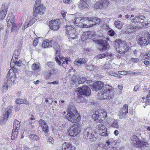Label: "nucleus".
<instances>
[{"mask_svg": "<svg viewBox=\"0 0 150 150\" xmlns=\"http://www.w3.org/2000/svg\"><path fill=\"white\" fill-rule=\"evenodd\" d=\"M42 45L43 47L45 48L52 47L53 45L54 49L56 51V56L55 58V60L59 65H61V61H59L58 58L57 57L58 56L59 57L61 61H62V59H63L62 57H61L59 55L60 49L59 44L56 42H54L53 44V42L52 40L46 39L44 40L42 44Z\"/></svg>", "mask_w": 150, "mask_h": 150, "instance_id": "1", "label": "nucleus"}, {"mask_svg": "<svg viewBox=\"0 0 150 150\" xmlns=\"http://www.w3.org/2000/svg\"><path fill=\"white\" fill-rule=\"evenodd\" d=\"M99 95L100 96V99H112L113 97L112 87L109 85H105L102 90V93H99Z\"/></svg>", "mask_w": 150, "mask_h": 150, "instance_id": "2", "label": "nucleus"}, {"mask_svg": "<svg viewBox=\"0 0 150 150\" xmlns=\"http://www.w3.org/2000/svg\"><path fill=\"white\" fill-rule=\"evenodd\" d=\"M137 40L138 43L140 45H147L150 42V34L148 32H144L141 36L138 38Z\"/></svg>", "mask_w": 150, "mask_h": 150, "instance_id": "3", "label": "nucleus"}, {"mask_svg": "<svg viewBox=\"0 0 150 150\" xmlns=\"http://www.w3.org/2000/svg\"><path fill=\"white\" fill-rule=\"evenodd\" d=\"M44 10V6L43 4H41L40 0H36L33 11V16L35 17L38 14H43Z\"/></svg>", "mask_w": 150, "mask_h": 150, "instance_id": "4", "label": "nucleus"}, {"mask_svg": "<svg viewBox=\"0 0 150 150\" xmlns=\"http://www.w3.org/2000/svg\"><path fill=\"white\" fill-rule=\"evenodd\" d=\"M81 125L79 123H75L71 126L68 129L69 135L72 137H74L78 134L81 131Z\"/></svg>", "mask_w": 150, "mask_h": 150, "instance_id": "5", "label": "nucleus"}, {"mask_svg": "<svg viewBox=\"0 0 150 150\" xmlns=\"http://www.w3.org/2000/svg\"><path fill=\"white\" fill-rule=\"evenodd\" d=\"M66 28L67 31L66 33L68 35L67 36L69 39L72 40L75 39L77 35L76 29L71 25H66Z\"/></svg>", "mask_w": 150, "mask_h": 150, "instance_id": "6", "label": "nucleus"}, {"mask_svg": "<svg viewBox=\"0 0 150 150\" xmlns=\"http://www.w3.org/2000/svg\"><path fill=\"white\" fill-rule=\"evenodd\" d=\"M66 118L69 121L76 123L79 122L81 120V117L80 115L77 113H68L66 115Z\"/></svg>", "mask_w": 150, "mask_h": 150, "instance_id": "7", "label": "nucleus"}, {"mask_svg": "<svg viewBox=\"0 0 150 150\" xmlns=\"http://www.w3.org/2000/svg\"><path fill=\"white\" fill-rule=\"evenodd\" d=\"M13 109L12 106H8L6 111L4 112L3 115L0 120L1 125L4 124L7 121L9 115L11 113Z\"/></svg>", "mask_w": 150, "mask_h": 150, "instance_id": "8", "label": "nucleus"}, {"mask_svg": "<svg viewBox=\"0 0 150 150\" xmlns=\"http://www.w3.org/2000/svg\"><path fill=\"white\" fill-rule=\"evenodd\" d=\"M96 150H115L110 144V142L107 141L105 144L100 143L98 145Z\"/></svg>", "mask_w": 150, "mask_h": 150, "instance_id": "9", "label": "nucleus"}, {"mask_svg": "<svg viewBox=\"0 0 150 150\" xmlns=\"http://www.w3.org/2000/svg\"><path fill=\"white\" fill-rule=\"evenodd\" d=\"M81 18L80 17H76V16L74 14L69 15L67 17V21L71 24H74L77 26L80 23Z\"/></svg>", "mask_w": 150, "mask_h": 150, "instance_id": "10", "label": "nucleus"}, {"mask_svg": "<svg viewBox=\"0 0 150 150\" xmlns=\"http://www.w3.org/2000/svg\"><path fill=\"white\" fill-rule=\"evenodd\" d=\"M76 91L80 92L83 95L89 96L91 93V90L89 87L86 86H83L82 87L80 86L77 88Z\"/></svg>", "mask_w": 150, "mask_h": 150, "instance_id": "11", "label": "nucleus"}, {"mask_svg": "<svg viewBox=\"0 0 150 150\" xmlns=\"http://www.w3.org/2000/svg\"><path fill=\"white\" fill-rule=\"evenodd\" d=\"M7 79V83H8L12 84L14 83L15 80L16 79V76L12 69H10L9 71L6 76Z\"/></svg>", "mask_w": 150, "mask_h": 150, "instance_id": "12", "label": "nucleus"}, {"mask_svg": "<svg viewBox=\"0 0 150 150\" xmlns=\"http://www.w3.org/2000/svg\"><path fill=\"white\" fill-rule=\"evenodd\" d=\"M97 43L100 45L99 49L102 51L107 50L109 47L108 42L104 40H98L97 41Z\"/></svg>", "mask_w": 150, "mask_h": 150, "instance_id": "13", "label": "nucleus"}, {"mask_svg": "<svg viewBox=\"0 0 150 150\" xmlns=\"http://www.w3.org/2000/svg\"><path fill=\"white\" fill-rule=\"evenodd\" d=\"M109 3L108 1L105 0H103L101 2L98 1L94 5V7L96 9L105 8L108 6Z\"/></svg>", "mask_w": 150, "mask_h": 150, "instance_id": "14", "label": "nucleus"}, {"mask_svg": "<svg viewBox=\"0 0 150 150\" xmlns=\"http://www.w3.org/2000/svg\"><path fill=\"white\" fill-rule=\"evenodd\" d=\"M59 22L57 20H52L49 22L50 28L53 30H58L59 28Z\"/></svg>", "mask_w": 150, "mask_h": 150, "instance_id": "15", "label": "nucleus"}, {"mask_svg": "<svg viewBox=\"0 0 150 150\" xmlns=\"http://www.w3.org/2000/svg\"><path fill=\"white\" fill-rule=\"evenodd\" d=\"M8 4L5 3L1 8L0 12V19L3 20L5 17L8 9Z\"/></svg>", "mask_w": 150, "mask_h": 150, "instance_id": "16", "label": "nucleus"}, {"mask_svg": "<svg viewBox=\"0 0 150 150\" xmlns=\"http://www.w3.org/2000/svg\"><path fill=\"white\" fill-rule=\"evenodd\" d=\"M86 19L87 21L89 22V24L92 26L97 24L99 25L101 21L100 19L98 18L93 17L86 18Z\"/></svg>", "mask_w": 150, "mask_h": 150, "instance_id": "17", "label": "nucleus"}, {"mask_svg": "<svg viewBox=\"0 0 150 150\" xmlns=\"http://www.w3.org/2000/svg\"><path fill=\"white\" fill-rule=\"evenodd\" d=\"M92 130L90 127H88L85 129L84 132L83 138L89 140L92 139L94 135L92 133Z\"/></svg>", "mask_w": 150, "mask_h": 150, "instance_id": "18", "label": "nucleus"}, {"mask_svg": "<svg viewBox=\"0 0 150 150\" xmlns=\"http://www.w3.org/2000/svg\"><path fill=\"white\" fill-rule=\"evenodd\" d=\"M128 113V105L127 104L124 105L120 111L119 118L122 119L125 117Z\"/></svg>", "mask_w": 150, "mask_h": 150, "instance_id": "19", "label": "nucleus"}, {"mask_svg": "<svg viewBox=\"0 0 150 150\" xmlns=\"http://www.w3.org/2000/svg\"><path fill=\"white\" fill-rule=\"evenodd\" d=\"M104 83L101 81H98L93 83L92 89L95 91H98L103 88L105 86Z\"/></svg>", "mask_w": 150, "mask_h": 150, "instance_id": "20", "label": "nucleus"}, {"mask_svg": "<svg viewBox=\"0 0 150 150\" xmlns=\"http://www.w3.org/2000/svg\"><path fill=\"white\" fill-rule=\"evenodd\" d=\"M39 124L42 129V131L45 133L49 132V127L46 122L44 120L40 119L39 121Z\"/></svg>", "mask_w": 150, "mask_h": 150, "instance_id": "21", "label": "nucleus"}, {"mask_svg": "<svg viewBox=\"0 0 150 150\" xmlns=\"http://www.w3.org/2000/svg\"><path fill=\"white\" fill-rule=\"evenodd\" d=\"M15 17L11 14H8L7 18V23L8 26H10L14 24Z\"/></svg>", "mask_w": 150, "mask_h": 150, "instance_id": "22", "label": "nucleus"}, {"mask_svg": "<svg viewBox=\"0 0 150 150\" xmlns=\"http://www.w3.org/2000/svg\"><path fill=\"white\" fill-rule=\"evenodd\" d=\"M78 6L79 8L82 9H86L89 7L87 2L85 1L84 0H81L80 1Z\"/></svg>", "mask_w": 150, "mask_h": 150, "instance_id": "23", "label": "nucleus"}, {"mask_svg": "<svg viewBox=\"0 0 150 150\" xmlns=\"http://www.w3.org/2000/svg\"><path fill=\"white\" fill-rule=\"evenodd\" d=\"M62 150H75V148L68 143H65L62 145Z\"/></svg>", "mask_w": 150, "mask_h": 150, "instance_id": "24", "label": "nucleus"}, {"mask_svg": "<svg viewBox=\"0 0 150 150\" xmlns=\"http://www.w3.org/2000/svg\"><path fill=\"white\" fill-rule=\"evenodd\" d=\"M126 45V42L125 41H122L121 39H119L115 41V47L116 49V48H120V46L122 47Z\"/></svg>", "mask_w": 150, "mask_h": 150, "instance_id": "25", "label": "nucleus"}, {"mask_svg": "<svg viewBox=\"0 0 150 150\" xmlns=\"http://www.w3.org/2000/svg\"><path fill=\"white\" fill-rule=\"evenodd\" d=\"M127 45H126L122 47L120 46V48H116V50L118 53L121 54H124L125 52L127 50Z\"/></svg>", "mask_w": 150, "mask_h": 150, "instance_id": "26", "label": "nucleus"}, {"mask_svg": "<svg viewBox=\"0 0 150 150\" xmlns=\"http://www.w3.org/2000/svg\"><path fill=\"white\" fill-rule=\"evenodd\" d=\"M87 61L85 58H79L76 59L74 62V63L75 65H79L80 64V65L85 64Z\"/></svg>", "mask_w": 150, "mask_h": 150, "instance_id": "27", "label": "nucleus"}, {"mask_svg": "<svg viewBox=\"0 0 150 150\" xmlns=\"http://www.w3.org/2000/svg\"><path fill=\"white\" fill-rule=\"evenodd\" d=\"M131 143L132 145L134 147L137 146V143L138 142L139 140V139L136 135H134L132 137L131 139Z\"/></svg>", "mask_w": 150, "mask_h": 150, "instance_id": "28", "label": "nucleus"}, {"mask_svg": "<svg viewBox=\"0 0 150 150\" xmlns=\"http://www.w3.org/2000/svg\"><path fill=\"white\" fill-rule=\"evenodd\" d=\"M31 68L33 71L38 72L41 69L40 64L38 62L34 63L31 66Z\"/></svg>", "mask_w": 150, "mask_h": 150, "instance_id": "29", "label": "nucleus"}, {"mask_svg": "<svg viewBox=\"0 0 150 150\" xmlns=\"http://www.w3.org/2000/svg\"><path fill=\"white\" fill-rule=\"evenodd\" d=\"M97 58L98 59H101L106 57V59H110L112 57V55L109 53H107L106 54H102L98 55Z\"/></svg>", "mask_w": 150, "mask_h": 150, "instance_id": "30", "label": "nucleus"}, {"mask_svg": "<svg viewBox=\"0 0 150 150\" xmlns=\"http://www.w3.org/2000/svg\"><path fill=\"white\" fill-rule=\"evenodd\" d=\"M21 126L20 122L17 120L15 119L13 122V128L16 130H19Z\"/></svg>", "mask_w": 150, "mask_h": 150, "instance_id": "31", "label": "nucleus"}, {"mask_svg": "<svg viewBox=\"0 0 150 150\" xmlns=\"http://www.w3.org/2000/svg\"><path fill=\"white\" fill-rule=\"evenodd\" d=\"M18 131L14 129H13L11 134V139L12 140L15 139L17 138L18 133Z\"/></svg>", "mask_w": 150, "mask_h": 150, "instance_id": "32", "label": "nucleus"}, {"mask_svg": "<svg viewBox=\"0 0 150 150\" xmlns=\"http://www.w3.org/2000/svg\"><path fill=\"white\" fill-rule=\"evenodd\" d=\"M114 25V26L118 29H120L122 28L123 24V23L119 21H115Z\"/></svg>", "mask_w": 150, "mask_h": 150, "instance_id": "33", "label": "nucleus"}, {"mask_svg": "<svg viewBox=\"0 0 150 150\" xmlns=\"http://www.w3.org/2000/svg\"><path fill=\"white\" fill-rule=\"evenodd\" d=\"M26 101V100L25 99H19L16 100V103L18 104H28V103H27Z\"/></svg>", "mask_w": 150, "mask_h": 150, "instance_id": "34", "label": "nucleus"}, {"mask_svg": "<svg viewBox=\"0 0 150 150\" xmlns=\"http://www.w3.org/2000/svg\"><path fill=\"white\" fill-rule=\"evenodd\" d=\"M29 137L30 139L33 141H37L39 139L38 136L35 134H30Z\"/></svg>", "mask_w": 150, "mask_h": 150, "instance_id": "35", "label": "nucleus"}, {"mask_svg": "<svg viewBox=\"0 0 150 150\" xmlns=\"http://www.w3.org/2000/svg\"><path fill=\"white\" fill-rule=\"evenodd\" d=\"M69 111L68 112V113H76L77 112L76 110H75V108L74 106H72L71 107H69L68 108Z\"/></svg>", "mask_w": 150, "mask_h": 150, "instance_id": "36", "label": "nucleus"}, {"mask_svg": "<svg viewBox=\"0 0 150 150\" xmlns=\"http://www.w3.org/2000/svg\"><path fill=\"white\" fill-rule=\"evenodd\" d=\"M146 144V143L142 141H139L137 143V146L135 147L139 148H142L144 147Z\"/></svg>", "mask_w": 150, "mask_h": 150, "instance_id": "37", "label": "nucleus"}, {"mask_svg": "<svg viewBox=\"0 0 150 150\" xmlns=\"http://www.w3.org/2000/svg\"><path fill=\"white\" fill-rule=\"evenodd\" d=\"M86 69L89 71H93L96 69V67L91 65H86Z\"/></svg>", "mask_w": 150, "mask_h": 150, "instance_id": "38", "label": "nucleus"}, {"mask_svg": "<svg viewBox=\"0 0 150 150\" xmlns=\"http://www.w3.org/2000/svg\"><path fill=\"white\" fill-rule=\"evenodd\" d=\"M86 80V78L85 77H82L78 81V82L76 83V86H78L79 84H83Z\"/></svg>", "mask_w": 150, "mask_h": 150, "instance_id": "39", "label": "nucleus"}, {"mask_svg": "<svg viewBox=\"0 0 150 150\" xmlns=\"http://www.w3.org/2000/svg\"><path fill=\"white\" fill-rule=\"evenodd\" d=\"M79 93H78L77 98V101L79 102V100H80V102L82 101L84 99V98L82 97V95H83L82 93L80 92H79Z\"/></svg>", "mask_w": 150, "mask_h": 150, "instance_id": "40", "label": "nucleus"}, {"mask_svg": "<svg viewBox=\"0 0 150 150\" xmlns=\"http://www.w3.org/2000/svg\"><path fill=\"white\" fill-rule=\"evenodd\" d=\"M79 76H78L74 75L72 77L71 81L74 83H76L79 81Z\"/></svg>", "mask_w": 150, "mask_h": 150, "instance_id": "41", "label": "nucleus"}, {"mask_svg": "<svg viewBox=\"0 0 150 150\" xmlns=\"http://www.w3.org/2000/svg\"><path fill=\"white\" fill-rule=\"evenodd\" d=\"M139 16H136L131 19L132 22L134 23H136L139 22Z\"/></svg>", "mask_w": 150, "mask_h": 150, "instance_id": "42", "label": "nucleus"}, {"mask_svg": "<svg viewBox=\"0 0 150 150\" xmlns=\"http://www.w3.org/2000/svg\"><path fill=\"white\" fill-rule=\"evenodd\" d=\"M22 25V24H21L19 26V25H18L17 26L15 25H13L12 26L11 28V31H16L17 30H18L19 28L20 27L21 25Z\"/></svg>", "mask_w": 150, "mask_h": 150, "instance_id": "43", "label": "nucleus"}, {"mask_svg": "<svg viewBox=\"0 0 150 150\" xmlns=\"http://www.w3.org/2000/svg\"><path fill=\"white\" fill-rule=\"evenodd\" d=\"M17 51H15L13 55L12 60L13 61V62H14L15 61H17L18 60V57H17L16 54Z\"/></svg>", "mask_w": 150, "mask_h": 150, "instance_id": "44", "label": "nucleus"}, {"mask_svg": "<svg viewBox=\"0 0 150 150\" xmlns=\"http://www.w3.org/2000/svg\"><path fill=\"white\" fill-rule=\"evenodd\" d=\"M8 85L6 83H5L2 88V91L3 92L7 91L8 88Z\"/></svg>", "mask_w": 150, "mask_h": 150, "instance_id": "45", "label": "nucleus"}, {"mask_svg": "<svg viewBox=\"0 0 150 150\" xmlns=\"http://www.w3.org/2000/svg\"><path fill=\"white\" fill-rule=\"evenodd\" d=\"M99 130H102L106 131L107 130L105 127L102 124H99L98 127Z\"/></svg>", "mask_w": 150, "mask_h": 150, "instance_id": "46", "label": "nucleus"}, {"mask_svg": "<svg viewBox=\"0 0 150 150\" xmlns=\"http://www.w3.org/2000/svg\"><path fill=\"white\" fill-rule=\"evenodd\" d=\"M101 68L102 69H104L106 70H108L110 69L109 64H104V66H102L101 67Z\"/></svg>", "mask_w": 150, "mask_h": 150, "instance_id": "47", "label": "nucleus"}, {"mask_svg": "<svg viewBox=\"0 0 150 150\" xmlns=\"http://www.w3.org/2000/svg\"><path fill=\"white\" fill-rule=\"evenodd\" d=\"M85 23H87V24L83 23V24H82L81 25V27L82 28H88L89 27H91L92 25L89 24V22H85Z\"/></svg>", "mask_w": 150, "mask_h": 150, "instance_id": "48", "label": "nucleus"}, {"mask_svg": "<svg viewBox=\"0 0 150 150\" xmlns=\"http://www.w3.org/2000/svg\"><path fill=\"white\" fill-rule=\"evenodd\" d=\"M95 114H93L92 115V118L94 120H96L97 119V120H98V119L99 118V116L98 114L96 113V111L95 112Z\"/></svg>", "mask_w": 150, "mask_h": 150, "instance_id": "49", "label": "nucleus"}, {"mask_svg": "<svg viewBox=\"0 0 150 150\" xmlns=\"http://www.w3.org/2000/svg\"><path fill=\"white\" fill-rule=\"evenodd\" d=\"M145 16H139V22L142 23L144 22V21L146 20Z\"/></svg>", "mask_w": 150, "mask_h": 150, "instance_id": "50", "label": "nucleus"}, {"mask_svg": "<svg viewBox=\"0 0 150 150\" xmlns=\"http://www.w3.org/2000/svg\"><path fill=\"white\" fill-rule=\"evenodd\" d=\"M37 19L35 18L33 19L32 20H31L28 23H27V26H30L31 25H32L33 23H34L35 21H37Z\"/></svg>", "mask_w": 150, "mask_h": 150, "instance_id": "51", "label": "nucleus"}, {"mask_svg": "<svg viewBox=\"0 0 150 150\" xmlns=\"http://www.w3.org/2000/svg\"><path fill=\"white\" fill-rule=\"evenodd\" d=\"M117 123L118 122L117 121L115 120L113 122L112 124V126L113 127H115L116 128H118V126Z\"/></svg>", "mask_w": 150, "mask_h": 150, "instance_id": "52", "label": "nucleus"}, {"mask_svg": "<svg viewBox=\"0 0 150 150\" xmlns=\"http://www.w3.org/2000/svg\"><path fill=\"white\" fill-rule=\"evenodd\" d=\"M128 72H129V71H118V74L122 75H126L127 73H128Z\"/></svg>", "mask_w": 150, "mask_h": 150, "instance_id": "53", "label": "nucleus"}, {"mask_svg": "<svg viewBox=\"0 0 150 150\" xmlns=\"http://www.w3.org/2000/svg\"><path fill=\"white\" fill-rule=\"evenodd\" d=\"M96 113H97L99 117L103 118V112L101 111L97 110L96 111Z\"/></svg>", "mask_w": 150, "mask_h": 150, "instance_id": "54", "label": "nucleus"}, {"mask_svg": "<svg viewBox=\"0 0 150 150\" xmlns=\"http://www.w3.org/2000/svg\"><path fill=\"white\" fill-rule=\"evenodd\" d=\"M139 60V59L138 58H131L130 59V61L133 62L134 63H137Z\"/></svg>", "mask_w": 150, "mask_h": 150, "instance_id": "55", "label": "nucleus"}, {"mask_svg": "<svg viewBox=\"0 0 150 150\" xmlns=\"http://www.w3.org/2000/svg\"><path fill=\"white\" fill-rule=\"evenodd\" d=\"M148 91L149 94L147 95L146 99L148 102L150 103V88L149 89Z\"/></svg>", "mask_w": 150, "mask_h": 150, "instance_id": "56", "label": "nucleus"}, {"mask_svg": "<svg viewBox=\"0 0 150 150\" xmlns=\"http://www.w3.org/2000/svg\"><path fill=\"white\" fill-rule=\"evenodd\" d=\"M13 63H14L15 65H16L18 67H20L21 65L22 62H19L16 61L13 62Z\"/></svg>", "mask_w": 150, "mask_h": 150, "instance_id": "57", "label": "nucleus"}, {"mask_svg": "<svg viewBox=\"0 0 150 150\" xmlns=\"http://www.w3.org/2000/svg\"><path fill=\"white\" fill-rule=\"evenodd\" d=\"M45 101L47 103H48L49 104H51L53 102L52 99L51 98H49V100L47 98H45Z\"/></svg>", "mask_w": 150, "mask_h": 150, "instance_id": "58", "label": "nucleus"}, {"mask_svg": "<svg viewBox=\"0 0 150 150\" xmlns=\"http://www.w3.org/2000/svg\"><path fill=\"white\" fill-rule=\"evenodd\" d=\"M54 64V63L53 62H49L47 63L48 66L50 68H52Z\"/></svg>", "mask_w": 150, "mask_h": 150, "instance_id": "59", "label": "nucleus"}, {"mask_svg": "<svg viewBox=\"0 0 150 150\" xmlns=\"http://www.w3.org/2000/svg\"><path fill=\"white\" fill-rule=\"evenodd\" d=\"M48 140L49 142L51 144H53L54 143V139L52 137H50L48 138Z\"/></svg>", "mask_w": 150, "mask_h": 150, "instance_id": "60", "label": "nucleus"}, {"mask_svg": "<svg viewBox=\"0 0 150 150\" xmlns=\"http://www.w3.org/2000/svg\"><path fill=\"white\" fill-rule=\"evenodd\" d=\"M109 74L112 76H114L117 77H120V76L119 74H117L114 73H111Z\"/></svg>", "mask_w": 150, "mask_h": 150, "instance_id": "61", "label": "nucleus"}, {"mask_svg": "<svg viewBox=\"0 0 150 150\" xmlns=\"http://www.w3.org/2000/svg\"><path fill=\"white\" fill-rule=\"evenodd\" d=\"M137 28L136 26H132L131 28V32H134L137 29Z\"/></svg>", "mask_w": 150, "mask_h": 150, "instance_id": "62", "label": "nucleus"}, {"mask_svg": "<svg viewBox=\"0 0 150 150\" xmlns=\"http://www.w3.org/2000/svg\"><path fill=\"white\" fill-rule=\"evenodd\" d=\"M114 34V31L112 30H110L108 31V35L111 36H113Z\"/></svg>", "mask_w": 150, "mask_h": 150, "instance_id": "63", "label": "nucleus"}, {"mask_svg": "<svg viewBox=\"0 0 150 150\" xmlns=\"http://www.w3.org/2000/svg\"><path fill=\"white\" fill-rule=\"evenodd\" d=\"M38 42V39H36L34 40L33 42V45L34 46H36L37 45Z\"/></svg>", "mask_w": 150, "mask_h": 150, "instance_id": "64", "label": "nucleus"}]
</instances>
